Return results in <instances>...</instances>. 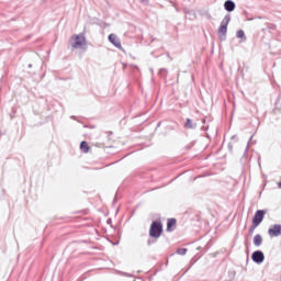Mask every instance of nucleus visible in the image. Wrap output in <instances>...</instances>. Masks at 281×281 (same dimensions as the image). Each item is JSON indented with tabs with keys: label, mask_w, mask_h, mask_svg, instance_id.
Here are the masks:
<instances>
[{
	"label": "nucleus",
	"mask_w": 281,
	"mask_h": 281,
	"mask_svg": "<svg viewBox=\"0 0 281 281\" xmlns=\"http://www.w3.org/2000/svg\"><path fill=\"white\" fill-rule=\"evenodd\" d=\"M164 234V225L161 221H154L149 228V236L151 238H159Z\"/></svg>",
	"instance_id": "f257e3e1"
},
{
	"label": "nucleus",
	"mask_w": 281,
	"mask_h": 281,
	"mask_svg": "<svg viewBox=\"0 0 281 281\" xmlns=\"http://www.w3.org/2000/svg\"><path fill=\"white\" fill-rule=\"evenodd\" d=\"M70 45L72 49H80L87 45V38L85 35L75 34L70 37Z\"/></svg>",
	"instance_id": "f03ea898"
},
{
	"label": "nucleus",
	"mask_w": 281,
	"mask_h": 281,
	"mask_svg": "<svg viewBox=\"0 0 281 281\" xmlns=\"http://www.w3.org/2000/svg\"><path fill=\"white\" fill-rule=\"evenodd\" d=\"M265 214H267V211L265 210H258L256 211L254 217H252V224L255 227H258L262 221H265Z\"/></svg>",
	"instance_id": "7ed1b4c3"
},
{
	"label": "nucleus",
	"mask_w": 281,
	"mask_h": 281,
	"mask_svg": "<svg viewBox=\"0 0 281 281\" xmlns=\"http://www.w3.org/2000/svg\"><path fill=\"white\" fill-rule=\"evenodd\" d=\"M268 234L271 237L281 236V225L280 224H276L274 226L269 228Z\"/></svg>",
	"instance_id": "20e7f679"
},
{
	"label": "nucleus",
	"mask_w": 281,
	"mask_h": 281,
	"mask_svg": "<svg viewBox=\"0 0 281 281\" xmlns=\"http://www.w3.org/2000/svg\"><path fill=\"white\" fill-rule=\"evenodd\" d=\"M109 41L112 43L114 47H117L119 49H122V42H120V38L115 34L109 35Z\"/></svg>",
	"instance_id": "39448f33"
},
{
	"label": "nucleus",
	"mask_w": 281,
	"mask_h": 281,
	"mask_svg": "<svg viewBox=\"0 0 281 281\" xmlns=\"http://www.w3.org/2000/svg\"><path fill=\"white\" fill-rule=\"evenodd\" d=\"M252 260L254 262L260 263V262H265V254H262V251L257 250L252 254Z\"/></svg>",
	"instance_id": "423d86ee"
},
{
	"label": "nucleus",
	"mask_w": 281,
	"mask_h": 281,
	"mask_svg": "<svg viewBox=\"0 0 281 281\" xmlns=\"http://www.w3.org/2000/svg\"><path fill=\"white\" fill-rule=\"evenodd\" d=\"M229 24V20H223L221 23V26L218 29V34H227V25Z\"/></svg>",
	"instance_id": "0eeeda50"
},
{
	"label": "nucleus",
	"mask_w": 281,
	"mask_h": 281,
	"mask_svg": "<svg viewBox=\"0 0 281 281\" xmlns=\"http://www.w3.org/2000/svg\"><path fill=\"white\" fill-rule=\"evenodd\" d=\"M224 7H225V10H227V12H234V10H236V4L232 0H227L224 3Z\"/></svg>",
	"instance_id": "6e6552de"
},
{
	"label": "nucleus",
	"mask_w": 281,
	"mask_h": 281,
	"mask_svg": "<svg viewBox=\"0 0 281 281\" xmlns=\"http://www.w3.org/2000/svg\"><path fill=\"white\" fill-rule=\"evenodd\" d=\"M175 227H177V220L169 218L167 222V232H173Z\"/></svg>",
	"instance_id": "1a4fd4ad"
},
{
	"label": "nucleus",
	"mask_w": 281,
	"mask_h": 281,
	"mask_svg": "<svg viewBox=\"0 0 281 281\" xmlns=\"http://www.w3.org/2000/svg\"><path fill=\"white\" fill-rule=\"evenodd\" d=\"M80 150H81V153H85V154L89 153L91 150L89 143H87L86 140H82L80 143Z\"/></svg>",
	"instance_id": "9d476101"
},
{
	"label": "nucleus",
	"mask_w": 281,
	"mask_h": 281,
	"mask_svg": "<svg viewBox=\"0 0 281 281\" xmlns=\"http://www.w3.org/2000/svg\"><path fill=\"white\" fill-rule=\"evenodd\" d=\"M254 245H255L256 247H260V245H262V236L256 235V236L254 237Z\"/></svg>",
	"instance_id": "9b49d317"
},
{
	"label": "nucleus",
	"mask_w": 281,
	"mask_h": 281,
	"mask_svg": "<svg viewBox=\"0 0 281 281\" xmlns=\"http://www.w3.org/2000/svg\"><path fill=\"white\" fill-rule=\"evenodd\" d=\"M177 254H179V256H186V254H188V249L186 248H179L177 250Z\"/></svg>",
	"instance_id": "f8f14e48"
},
{
	"label": "nucleus",
	"mask_w": 281,
	"mask_h": 281,
	"mask_svg": "<svg viewBox=\"0 0 281 281\" xmlns=\"http://www.w3.org/2000/svg\"><path fill=\"white\" fill-rule=\"evenodd\" d=\"M186 128H192V121L190 119L187 120Z\"/></svg>",
	"instance_id": "ddd939ff"
},
{
	"label": "nucleus",
	"mask_w": 281,
	"mask_h": 281,
	"mask_svg": "<svg viewBox=\"0 0 281 281\" xmlns=\"http://www.w3.org/2000/svg\"><path fill=\"white\" fill-rule=\"evenodd\" d=\"M245 36V32L238 31L237 32V38H243Z\"/></svg>",
	"instance_id": "4468645a"
},
{
	"label": "nucleus",
	"mask_w": 281,
	"mask_h": 281,
	"mask_svg": "<svg viewBox=\"0 0 281 281\" xmlns=\"http://www.w3.org/2000/svg\"><path fill=\"white\" fill-rule=\"evenodd\" d=\"M256 227H258V226H256V224H252V225H251V227H250V234H252V233L256 231Z\"/></svg>",
	"instance_id": "2eb2a0df"
}]
</instances>
